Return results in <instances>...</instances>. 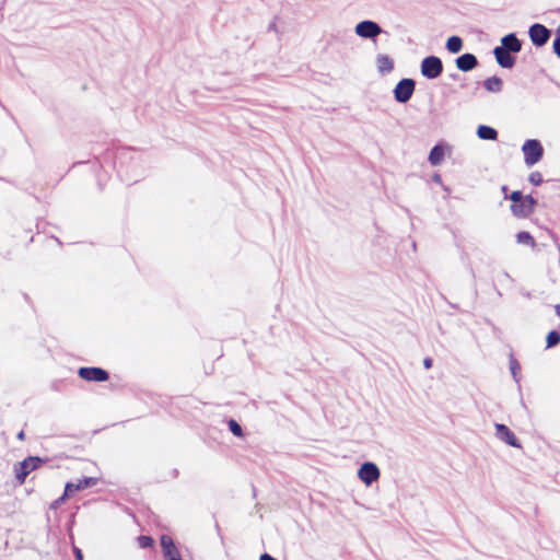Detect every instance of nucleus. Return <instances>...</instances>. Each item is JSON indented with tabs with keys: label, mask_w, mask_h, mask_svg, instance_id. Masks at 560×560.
<instances>
[{
	"label": "nucleus",
	"mask_w": 560,
	"mask_h": 560,
	"mask_svg": "<svg viewBox=\"0 0 560 560\" xmlns=\"http://www.w3.org/2000/svg\"><path fill=\"white\" fill-rule=\"evenodd\" d=\"M44 459L37 456H28L24 460L14 466L15 478L20 485L25 482L26 477L35 469H37Z\"/></svg>",
	"instance_id": "nucleus-1"
},
{
	"label": "nucleus",
	"mask_w": 560,
	"mask_h": 560,
	"mask_svg": "<svg viewBox=\"0 0 560 560\" xmlns=\"http://www.w3.org/2000/svg\"><path fill=\"white\" fill-rule=\"evenodd\" d=\"M526 165L532 166L538 163L544 154L542 145L538 140H526L522 147Z\"/></svg>",
	"instance_id": "nucleus-2"
},
{
	"label": "nucleus",
	"mask_w": 560,
	"mask_h": 560,
	"mask_svg": "<svg viewBox=\"0 0 560 560\" xmlns=\"http://www.w3.org/2000/svg\"><path fill=\"white\" fill-rule=\"evenodd\" d=\"M443 71V62L436 56L425 57L421 61V74L427 79H436Z\"/></svg>",
	"instance_id": "nucleus-3"
},
{
	"label": "nucleus",
	"mask_w": 560,
	"mask_h": 560,
	"mask_svg": "<svg viewBox=\"0 0 560 560\" xmlns=\"http://www.w3.org/2000/svg\"><path fill=\"white\" fill-rule=\"evenodd\" d=\"M415 88L416 83L412 79L400 80L394 89L395 100L398 103H407L411 98Z\"/></svg>",
	"instance_id": "nucleus-4"
},
{
	"label": "nucleus",
	"mask_w": 560,
	"mask_h": 560,
	"mask_svg": "<svg viewBox=\"0 0 560 560\" xmlns=\"http://www.w3.org/2000/svg\"><path fill=\"white\" fill-rule=\"evenodd\" d=\"M536 203V199L527 195L518 203L511 205V211L516 218H527L534 212Z\"/></svg>",
	"instance_id": "nucleus-5"
},
{
	"label": "nucleus",
	"mask_w": 560,
	"mask_h": 560,
	"mask_svg": "<svg viewBox=\"0 0 560 560\" xmlns=\"http://www.w3.org/2000/svg\"><path fill=\"white\" fill-rule=\"evenodd\" d=\"M380 476L378 467L371 462L363 463L358 470L359 479L366 486H371L374 481L378 480Z\"/></svg>",
	"instance_id": "nucleus-6"
},
{
	"label": "nucleus",
	"mask_w": 560,
	"mask_h": 560,
	"mask_svg": "<svg viewBox=\"0 0 560 560\" xmlns=\"http://www.w3.org/2000/svg\"><path fill=\"white\" fill-rule=\"evenodd\" d=\"M382 32V27L371 20L362 21L355 25V34L362 38L373 39Z\"/></svg>",
	"instance_id": "nucleus-7"
},
{
	"label": "nucleus",
	"mask_w": 560,
	"mask_h": 560,
	"mask_svg": "<svg viewBox=\"0 0 560 560\" xmlns=\"http://www.w3.org/2000/svg\"><path fill=\"white\" fill-rule=\"evenodd\" d=\"M532 43L537 46H544L550 38L551 32L542 24L536 23L528 31Z\"/></svg>",
	"instance_id": "nucleus-8"
},
{
	"label": "nucleus",
	"mask_w": 560,
	"mask_h": 560,
	"mask_svg": "<svg viewBox=\"0 0 560 560\" xmlns=\"http://www.w3.org/2000/svg\"><path fill=\"white\" fill-rule=\"evenodd\" d=\"M79 376L85 381L105 382L108 380V373L101 368H81Z\"/></svg>",
	"instance_id": "nucleus-9"
},
{
	"label": "nucleus",
	"mask_w": 560,
	"mask_h": 560,
	"mask_svg": "<svg viewBox=\"0 0 560 560\" xmlns=\"http://www.w3.org/2000/svg\"><path fill=\"white\" fill-rule=\"evenodd\" d=\"M495 436L500 441L506 443L510 446L520 448L521 444L516 439L515 434L505 425L501 423H497L495 425Z\"/></svg>",
	"instance_id": "nucleus-10"
},
{
	"label": "nucleus",
	"mask_w": 560,
	"mask_h": 560,
	"mask_svg": "<svg viewBox=\"0 0 560 560\" xmlns=\"http://www.w3.org/2000/svg\"><path fill=\"white\" fill-rule=\"evenodd\" d=\"M161 547L163 551V556L167 560H182L178 553V550L173 541V539L167 536L163 535L161 537Z\"/></svg>",
	"instance_id": "nucleus-11"
},
{
	"label": "nucleus",
	"mask_w": 560,
	"mask_h": 560,
	"mask_svg": "<svg viewBox=\"0 0 560 560\" xmlns=\"http://www.w3.org/2000/svg\"><path fill=\"white\" fill-rule=\"evenodd\" d=\"M498 48L516 54L521 51L522 43L514 33H510L501 38V46H498Z\"/></svg>",
	"instance_id": "nucleus-12"
},
{
	"label": "nucleus",
	"mask_w": 560,
	"mask_h": 560,
	"mask_svg": "<svg viewBox=\"0 0 560 560\" xmlns=\"http://www.w3.org/2000/svg\"><path fill=\"white\" fill-rule=\"evenodd\" d=\"M455 62L460 71H470L478 65L477 57L469 52L459 56Z\"/></svg>",
	"instance_id": "nucleus-13"
},
{
	"label": "nucleus",
	"mask_w": 560,
	"mask_h": 560,
	"mask_svg": "<svg viewBox=\"0 0 560 560\" xmlns=\"http://www.w3.org/2000/svg\"><path fill=\"white\" fill-rule=\"evenodd\" d=\"M493 55L495 57L497 62L502 68L511 69L515 65V58L511 56V52L504 51L503 49L495 47L493 49Z\"/></svg>",
	"instance_id": "nucleus-14"
},
{
	"label": "nucleus",
	"mask_w": 560,
	"mask_h": 560,
	"mask_svg": "<svg viewBox=\"0 0 560 560\" xmlns=\"http://www.w3.org/2000/svg\"><path fill=\"white\" fill-rule=\"evenodd\" d=\"M377 71L381 74H388L394 69V60L385 54H380L375 59Z\"/></svg>",
	"instance_id": "nucleus-15"
},
{
	"label": "nucleus",
	"mask_w": 560,
	"mask_h": 560,
	"mask_svg": "<svg viewBox=\"0 0 560 560\" xmlns=\"http://www.w3.org/2000/svg\"><path fill=\"white\" fill-rule=\"evenodd\" d=\"M477 136L482 140H497L498 131L486 125H480L477 129Z\"/></svg>",
	"instance_id": "nucleus-16"
},
{
	"label": "nucleus",
	"mask_w": 560,
	"mask_h": 560,
	"mask_svg": "<svg viewBox=\"0 0 560 560\" xmlns=\"http://www.w3.org/2000/svg\"><path fill=\"white\" fill-rule=\"evenodd\" d=\"M483 86L488 92L498 93L502 89V80L499 77H491L483 81Z\"/></svg>",
	"instance_id": "nucleus-17"
},
{
	"label": "nucleus",
	"mask_w": 560,
	"mask_h": 560,
	"mask_svg": "<svg viewBox=\"0 0 560 560\" xmlns=\"http://www.w3.org/2000/svg\"><path fill=\"white\" fill-rule=\"evenodd\" d=\"M443 158H444V150L442 147L435 145L431 149L430 154H429V162L432 165H434V166L439 165L443 161Z\"/></svg>",
	"instance_id": "nucleus-18"
},
{
	"label": "nucleus",
	"mask_w": 560,
	"mask_h": 560,
	"mask_svg": "<svg viewBox=\"0 0 560 560\" xmlns=\"http://www.w3.org/2000/svg\"><path fill=\"white\" fill-rule=\"evenodd\" d=\"M463 40L458 36H451L446 42V49L452 54H457L462 50Z\"/></svg>",
	"instance_id": "nucleus-19"
},
{
	"label": "nucleus",
	"mask_w": 560,
	"mask_h": 560,
	"mask_svg": "<svg viewBox=\"0 0 560 560\" xmlns=\"http://www.w3.org/2000/svg\"><path fill=\"white\" fill-rule=\"evenodd\" d=\"M516 241L518 244L527 245L530 247H535L536 245L535 238L528 232L525 231L518 232L516 234Z\"/></svg>",
	"instance_id": "nucleus-20"
},
{
	"label": "nucleus",
	"mask_w": 560,
	"mask_h": 560,
	"mask_svg": "<svg viewBox=\"0 0 560 560\" xmlns=\"http://www.w3.org/2000/svg\"><path fill=\"white\" fill-rule=\"evenodd\" d=\"M510 370H511V374H512L514 381L520 386L521 365H520L518 361L512 354L510 355Z\"/></svg>",
	"instance_id": "nucleus-21"
},
{
	"label": "nucleus",
	"mask_w": 560,
	"mask_h": 560,
	"mask_svg": "<svg viewBox=\"0 0 560 560\" xmlns=\"http://www.w3.org/2000/svg\"><path fill=\"white\" fill-rule=\"evenodd\" d=\"M95 483H96L95 478L86 477L77 482L75 490H83V489L94 486Z\"/></svg>",
	"instance_id": "nucleus-22"
},
{
	"label": "nucleus",
	"mask_w": 560,
	"mask_h": 560,
	"mask_svg": "<svg viewBox=\"0 0 560 560\" xmlns=\"http://www.w3.org/2000/svg\"><path fill=\"white\" fill-rule=\"evenodd\" d=\"M559 341H560V335L556 330H552L547 335V338H546L547 348L555 347L556 345L559 343Z\"/></svg>",
	"instance_id": "nucleus-23"
},
{
	"label": "nucleus",
	"mask_w": 560,
	"mask_h": 560,
	"mask_svg": "<svg viewBox=\"0 0 560 560\" xmlns=\"http://www.w3.org/2000/svg\"><path fill=\"white\" fill-rule=\"evenodd\" d=\"M229 429L236 436H242L243 435L242 427L235 420H233V419H231L229 421Z\"/></svg>",
	"instance_id": "nucleus-24"
},
{
	"label": "nucleus",
	"mask_w": 560,
	"mask_h": 560,
	"mask_svg": "<svg viewBox=\"0 0 560 560\" xmlns=\"http://www.w3.org/2000/svg\"><path fill=\"white\" fill-rule=\"evenodd\" d=\"M138 544L141 548H150L153 545V539L150 536H139Z\"/></svg>",
	"instance_id": "nucleus-25"
},
{
	"label": "nucleus",
	"mask_w": 560,
	"mask_h": 560,
	"mask_svg": "<svg viewBox=\"0 0 560 560\" xmlns=\"http://www.w3.org/2000/svg\"><path fill=\"white\" fill-rule=\"evenodd\" d=\"M528 180L533 185L538 186L542 183V176L539 172H533V173H530Z\"/></svg>",
	"instance_id": "nucleus-26"
},
{
	"label": "nucleus",
	"mask_w": 560,
	"mask_h": 560,
	"mask_svg": "<svg viewBox=\"0 0 560 560\" xmlns=\"http://www.w3.org/2000/svg\"><path fill=\"white\" fill-rule=\"evenodd\" d=\"M553 51L560 57V26L557 28L556 38L553 39Z\"/></svg>",
	"instance_id": "nucleus-27"
},
{
	"label": "nucleus",
	"mask_w": 560,
	"mask_h": 560,
	"mask_svg": "<svg viewBox=\"0 0 560 560\" xmlns=\"http://www.w3.org/2000/svg\"><path fill=\"white\" fill-rule=\"evenodd\" d=\"M523 198H525V196H523V194L520 190H515L509 196V199L512 201V205L518 203L520 201H522Z\"/></svg>",
	"instance_id": "nucleus-28"
},
{
	"label": "nucleus",
	"mask_w": 560,
	"mask_h": 560,
	"mask_svg": "<svg viewBox=\"0 0 560 560\" xmlns=\"http://www.w3.org/2000/svg\"><path fill=\"white\" fill-rule=\"evenodd\" d=\"M75 485H77V482H68L66 485V488H65L63 497H61L60 500H63L65 497H67L69 493H72V492L77 491L75 490Z\"/></svg>",
	"instance_id": "nucleus-29"
},
{
	"label": "nucleus",
	"mask_w": 560,
	"mask_h": 560,
	"mask_svg": "<svg viewBox=\"0 0 560 560\" xmlns=\"http://www.w3.org/2000/svg\"><path fill=\"white\" fill-rule=\"evenodd\" d=\"M432 363H433V361H432V359H431V358H424V360H423V366H424L427 370H429V369H431V368H432Z\"/></svg>",
	"instance_id": "nucleus-30"
},
{
	"label": "nucleus",
	"mask_w": 560,
	"mask_h": 560,
	"mask_svg": "<svg viewBox=\"0 0 560 560\" xmlns=\"http://www.w3.org/2000/svg\"><path fill=\"white\" fill-rule=\"evenodd\" d=\"M74 555H75L78 560H82L83 556H82L81 549L74 548Z\"/></svg>",
	"instance_id": "nucleus-31"
},
{
	"label": "nucleus",
	"mask_w": 560,
	"mask_h": 560,
	"mask_svg": "<svg viewBox=\"0 0 560 560\" xmlns=\"http://www.w3.org/2000/svg\"><path fill=\"white\" fill-rule=\"evenodd\" d=\"M260 560H276L273 557H271L269 553H262L260 556Z\"/></svg>",
	"instance_id": "nucleus-32"
},
{
	"label": "nucleus",
	"mask_w": 560,
	"mask_h": 560,
	"mask_svg": "<svg viewBox=\"0 0 560 560\" xmlns=\"http://www.w3.org/2000/svg\"><path fill=\"white\" fill-rule=\"evenodd\" d=\"M433 180H434L435 183H438V184H442V178H441V176H440L439 174H435V175L433 176Z\"/></svg>",
	"instance_id": "nucleus-33"
},
{
	"label": "nucleus",
	"mask_w": 560,
	"mask_h": 560,
	"mask_svg": "<svg viewBox=\"0 0 560 560\" xmlns=\"http://www.w3.org/2000/svg\"><path fill=\"white\" fill-rule=\"evenodd\" d=\"M555 312L557 316L560 318V304L555 305Z\"/></svg>",
	"instance_id": "nucleus-34"
},
{
	"label": "nucleus",
	"mask_w": 560,
	"mask_h": 560,
	"mask_svg": "<svg viewBox=\"0 0 560 560\" xmlns=\"http://www.w3.org/2000/svg\"><path fill=\"white\" fill-rule=\"evenodd\" d=\"M18 439H19V440H21V441H23V440L25 439V434H24V432H23V431H20V432L18 433Z\"/></svg>",
	"instance_id": "nucleus-35"
},
{
	"label": "nucleus",
	"mask_w": 560,
	"mask_h": 560,
	"mask_svg": "<svg viewBox=\"0 0 560 560\" xmlns=\"http://www.w3.org/2000/svg\"><path fill=\"white\" fill-rule=\"evenodd\" d=\"M502 192L504 194V197L505 198H509V196L506 195V191H508V187L506 186H502Z\"/></svg>",
	"instance_id": "nucleus-36"
}]
</instances>
